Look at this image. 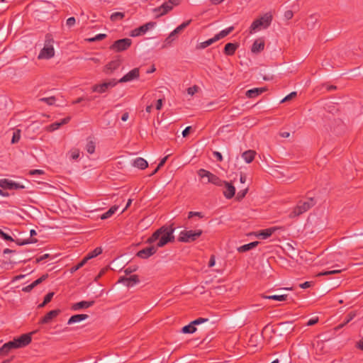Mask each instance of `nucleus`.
I'll return each instance as SVG.
<instances>
[{"label":"nucleus","mask_w":363,"mask_h":363,"mask_svg":"<svg viewBox=\"0 0 363 363\" xmlns=\"http://www.w3.org/2000/svg\"><path fill=\"white\" fill-rule=\"evenodd\" d=\"M174 230L175 228L172 225L162 226L147 238V243L153 244L157 242L155 245L158 248L164 246L168 242H172L174 241Z\"/></svg>","instance_id":"obj_1"},{"label":"nucleus","mask_w":363,"mask_h":363,"mask_svg":"<svg viewBox=\"0 0 363 363\" xmlns=\"http://www.w3.org/2000/svg\"><path fill=\"white\" fill-rule=\"evenodd\" d=\"M272 20V14L271 12H267L259 18H256L249 28V34L252 35L267 28L270 26Z\"/></svg>","instance_id":"obj_2"},{"label":"nucleus","mask_w":363,"mask_h":363,"mask_svg":"<svg viewBox=\"0 0 363 363\" xmlns=\"http://www.w3.org/2000/svg\"><path fill=\"white\" fill-rule=\"evenodd\" d=\"M54 39L50 34L45 35V44L43 48L40 50L38 58L40 59H50L55 55V50L53 47Z\"/></svg>","instance_id":"obj_3"},{"label":"nucleus","mask_w":363,"mask_h":363,"mask_svg":"<svg viewBox=\"0 0 363 363\" xmlns=\"http://www.w3.org/2000/svg\"><path fill=\"white\" fill-rule=\"evenodd\" d=\"M203 234V230H184L180 232L178 237V241L181 242H192L196 241Z\"/></svg>","instance_id":"obj_4"},{"label":"nucleus","mask_w":363,"mask_h":363,"mask_svg":"<svg viewBox=\"0 0 363 363\" xmlns=\"http://www.w3.org/2000/svg\"><path fill=\"white\" fill-rule=\"evenodd\" d=\"M315 202L313 199L309 198L306 201H300L298 202L296 207L294 208L292 213L294 216H298L301 214L308 211L312 206L315 205Z\"/></svg>","instance_id":"obj_5"},{"label":"nucleus","mask_w":363,"mask_h":363,"mask_svg":"<svg viewBox=\"0 0 363 363\" xmlns=\"http://www.w3.org/2000/svg\"><path fill=\"white\" fill-rule=\"evenodd\" d=\"M35 332H31L29 333L23 334L20 337L14 338L12 341H11L14 349L22 348L28 345L31 342L32 335Z\"/></svg>","instance_id":"obj_6"},{"label":"nucleus","mask_w":363,"mask_h":363,"mask_svg":"<svg viewBox=\"0 0 363 363\" xmlns=\"http://www.w3.org/2000/svg\"><path fill=\"white\" fill-rule=\"evenodd\" d=\"M118 84L115 79H108L101 84H94L92 87V91L103 94L106 92L108 89L114 87Z\"/></svg>","instance_id":"obj_7"},{"label":"nucleus","mask_w":363,"mask_h":363,"mask_svg":"<svg viewBox=\"0 0 363 363\" xmlns=\"http://www.w3.org/2000/svg\"><path fill=\"white\" fill-rule=\"evenodd\" d=\"M132 44L130 38H123L116 40L111 46L110 49L115 52H122L128 50Z\"/></svg>","instance_id":"obj_8"},{"label":"nucleus","mask_w":363,"mask_h":363,"mask_svg":"<svg viewBox=\"0 0 363 363\" xmlns=\"http://www.w3.org/2000/svg\"><path fill=\"white\" fill-rule=\"evenodd\" d=\"M208 319H194L189 325L184 326L182 328V333L184 334H192L196 331V325H199Z\"/></svg>","instance_id":"obj_9"},{"label":"nucleus","mask_w":363,"mask_h":363,"mask_svg":"<svg viewBox=\"0 0 363 363\" xmlns=\"http://www.w3.org/2000/svg\"><path fill=\"white\" fill-rule=\"evenodd\" d=\"M155 22H148L138 28H136L131 30V37H138L147 33V30L152 28L155 26Z\"/></svg>","instance_id":"obj_10"},{"label":"nucleus","mask_w":363,"mask_h":363,"mask_svg":"<svg viewBox=\"0 0 363 363\" xmlns=\"http://www.w3.org/2000/svg\"><path fill=\"white\" fill-rule=\"evenodd\" d=\"M139 250L136 255L142 259H147L156 253L157 247L156 245H152Z\"/></svg>","instance_id":"obj_11"},{"label":"nucleus","mask_w":363,"mask_h":363,"mask_svg":"<svg viewBox=\"0 0 363 363\" xmlns=\"http://www.w3.org/2000/svg\"><path fill=\"white\" fill-rule=\"evenodd\" d=\"M140 77V70L138 68H134L125 74L122 78H121L118 82V83H124L133 81L134 79H138Z\"/></svg>","instance_id":"obj_12"},{"label":"nucleus","mask_w":363,"mask_h":363,"mask_svg":"<svg viewBox=\"0 0 363 363\" xmlns=\"http://www.w3.org/2000/svg\"><path fill=\"white\" fill-rule=\"evenodd\" d=\"M0 187L4 189H18L24 188L23 185H21L12 181H9L6 179H3L0 180Z\"/></svg>","instance_id":"obj_13"},{"label":"nucleus","mask_w":363,"mask_h":363,"mask_svg":"<svg viewBox=\"0 0 363 363\" xmlns=\"http://www.w3.org/2000/svg\"><path fill=\"white\" fill-rule=\"evenodd\" d=\"M94 303V301H82L72 305L71 309L73 311H79L84 308H88L92 306Z\"/></svg>","instance_id":"obj_14"},{"label":"nucleus","mask_w":363,"mask_h":363,"mask_svg":"<svg viewBox=\"0 0 363 363\" xmlns=\"http://www.w3.org/2000/svg\"><path fill=\"white\" fill-rule=\"evenodd\" d=\"M223 185H225V189L223 191L224 196L228 199H232L235 194V186L228 182H224Z\"/></svg>","instance_id":"obj_15"},{"label":"nucleus","mask_w":363,"mask_h":363,"mask_svg":"<svg viewBox=\"0 0 363 363\" xmlns=\"http://www.w3.org/2000/svg\"><path fill=\"white\" fill-rule=\"evenodd\" d=\"M119 282L123 283L125 286L130 287L134 286L135 284L139 282L138 275H131L130 277H121L119 279Z\"/></svg>","instance_id":"obj_16"},{"label":"nucleus","mask_w":363,"mask_h":363,"mask_svg":"<svg viewBox=\"0 0 363 363\" xmlns=\"http://www.w3.org/2000/svg\"><path fill=\"white\" fill-rule=\"evenodd\" d=\"M119 60H112L108 62L104 68V72L106 74H110L120 67Z\"/></svg>","instance_id":"obj_17"},{"label":"nucleus","mask_w":363,"mask_h":363,"mask_svg":"<svg viewBox=\"0 0 363 363\" xmlns=\"http://www.w3.org/2000/svg\"><path fill=\"white\" fill-rule=\"evenodd\" d=\"M267 90L266 87L253 88L246 91V96L250 99H254L259 94L264 93Z\"/></svg>","instance_id":"obj_18"},{"label":"nucleus","mask_w":363,"mask_h":363,"mask_svg":"<svg viewBox=\"0 0 363 363\" xmlns=\"http://www.w3.org/2000/svg\"><path fill=\"white\" fill-rule=\"evenodd\" d=\"M205 174H208L209 179L206 183H211L218 186H222L225 181L221 180L218 176L213 174L211 172H205Z\"/></svg>","instance_id":"obj_19"},{"label":"nucleus","mask_w":363,"mask_h":363,"mask_svg":"<svg viewBox=\"0 0 363 363\" xmlns=\"http://www.w3.org/2000/svg\"><path fill=\"white\" fill-rule=\"evenodd\" d=\"M173 8L172 5H170V4L166 1L164 4H162L160 6L156 8L155 9V11L158 12L159 16H163L169 12Z\"/></svg>","instance_id":"obj_20"},{"label":"nucleus","mask_w":363,"mask_h":363,"mask_svg":"<svg viewBox=\"0 0 363 363\" xmlns=\"http://www.w3.org/2000/svg\"><path fill=\"white\" fill-rule=\"evenodd\" d=\"M238 48V44L228 43L225 45L224 53L228 56L233 55Z\"/></svg>","instance_id":"obj_21"},{"label":"nucleus","mask_w":363,"mask_h":363,"mask_svg":"<svg viewBox=\"0 0 363 363\" xmlns=\"http://www.w3.org/2000/svg\"><path fill=\"white\" fill-rule=\"evenodd\" d=\"M133 165L138 169H145L147 167L148 164L145 159L142 157H137L133 160Z\"/></svg>","instance_id":"obj_22"},{"label":"nucleus","mask_w":363,"mask_h":363,"mask_svg":"<svg viewBox=\"0 0 363 363\" xmlns=\"http://www.w3.org/2000/svg\"><path fill=\"white\" fill-rule=\"evenodd\" d=\"M256 152L254 150H247L242 154V158L247 162H252L255 157Z\"/></svg>","instance_id":"obj_23"},{"label":"nucleus","mask_w":363,"mask_h":363,"mask_svg":"<svg viewBox=\"0 0 363 363\" xmlns=\"http://www.w3.org/2000/svg\"><path fill=\"white\" fill-rule=\"evenodd\" d=\"M12 349H14V347L11 341L4 344L0 347V356L3 357L7 355Z\"/></svg>","instance_id":"obj_24"},{"label":"nucleus","mask_w":363,"mask_h":363,"mask_svg":"<svg viewBox=\"0 0 363 363\" xmlns=\"http://www.w3.org/2000/svg\"><path fill=\"white\" fill-rule=\"evenodd\" d=\"M118 209V206L115 205L111 206L106 213L101 215L100 218L101 220H105L111 218Z\"/></svg>","instance_id":"obj_25"},{"label":"nucleus","mask_w":363,"mask_h":363,"mask_svg":"<svg viewBox=\"0 0 363 363\" xmlns=\"http://www.w3.org/2000/svg\"><path fill=\"white\" fill-rule=\"evenodd\" d=\"M259 244L258 242H252L250 243L243 245L238 248L239 252H245L255 247Z\"/></svg>","instance_id":"obj_26"},{"label":"nucleus","mask_w":363,"mask_h":363,"mask_svg":"<svg viewBox=\"0 0 363 363\" xmlns=\"http://www.w3.org/2000/svg\"><path fill=\"white\" fill-rule=\"evenodd\" d=\"M233 30H234L233 26H230L224 30H222L221 31H220L218 34H216L215 35L216 39H217V40H219L225 38V36L229 35Z\"/></svg>","instance_id":"obj_27"},{"label":"nucleus","mask_w":363,"mask_h":363,"mask_svg":"<svg viewBox=\"0 0 363 363\" xmlns=\"http://www.w3.org/2000/svg\"><path fill=\"white\" fill-rule=\"evenodd\" d=\"M102 253V249L101 247H96L94 250L89 252L86 257H84L87 262L89 259L97 257Z\"/></svg>","instance_id":"obj_28"},{"label":"nucleus","mask_w":363,"mask_h":363,"mask_svg":"<svg viewBox=\"0 0 363 363\" xmlns=\"http://www.w3.org/2000/svg\"><path fill=\"white\" fill-rule=\"evenodd\" d=\"M318 21V18L315 14L311 15L307 20V27L310 29H313L315 27V25Z\"/></svg>","instance_id":"obj_29"},{"label":"nucleus","mask_w":363,"mask_h":363,"mask_svg":"<svg viewBox=\"0 0 363 363\" xmlns=\"http://www.w3.org/2000/svg\"><path fill=\"white\" fill-rule=\"evenodd\" d=\"M191 22V20H189L183 22L181 25L177 27L172 32V35H176L177 34L181 33L184 28H186Z\"/></svg>","instance_id":"obj_30"},{"label":"nucleus","mask_w":363,"mask_h":363,"mask_svg":"<svg viewBox=\"0 0 363 363\" xmlns=\"http://www.w3.org/2000/svg\"><path fill=\"white\" fill-rule=\"evenodd\" d=\"M272 234V228H269L259 232L257 235L258 238H261L262 239H266L269 238Z\"/></svg>","instance_id":"obj_31"},{"label":"nucleus","mask_w":363,"mask_h":363,"mask_svg":"<svg viewBox=\"0 0 363 363\" xmlns=\"http://www.w3.org/2000/svg\"><path fill=\"white\" fill-rule=\"evenodd\" d=\"M285 250L286 248L284 246L274 243V252H275L279 257H283L282 254H285Z\"/></svg>","instance_id":"obj_32"},{"label":"nucleus","mask_w":363,"mask_h":363,"mask_svg":"<svg viewBox=\"0 0 363 363\" xmlns=\"http://www.w3.org/2000/svg\"><path fill=\"white\" fill-rule=\"evenodd\" d=\"M218 41L217 39H216V37L214 36L213 38H210L204 42H202L199 44V48L200 49H205L207 47L210 46L211 45H212L213 43H214L215 42Z\"/></svg>","instance_id":"obj_33"},{"label":"nucleus","mask_w":363,"mask_h":363,"mask_svg":"<svg viewBox=\"0 0 363 363\" xmlns=\"http://www.w3.org/2000/svg\"><path fill=\"white\" fill-rule=\"evenodd\" d=\"M264 44L262 42H259L257 40L255 41L252 46V51L253 52H259L264 49Z\"/></svg>","instance_id":"obj_34"},{"label":"nucleus","mask_w":363,"mask_h":363,"mask_svg":"<svg viewBox=\"0 0 363 363\" xmlns=\"http://www.w3.org/2000/svg\"><path fill=\"white\" fill-rule=\"evenodd\" d=\"M279 169H281L279 166L274 167V179H281L284 178V173Z\"/></svg>","instance_id":"obj_35"},{"label":"nucleus","mask_w":363,"mask_h":363,"mask_svg":"<svg viewBox=\"0 0 363 363\" xmlns=\"http://www.w3.org/2000/svg\"><path fill=\"white\" fill-rule=\"evenodd\" d=\"M125 17V13L123 12H114L111 15V20L112 21H118L122 20Z\"/></svg>","instance_id":"obj_36"},{"label":"nucleus","mask_w":363,"mask_h":363,"mask_svg":"<svg viewBox=\"0 0 363 363\" xmlns=\"http://www.w3.org/2000/svg\"><path fill=\"white\" fill-rule=\"evenodd\" d=\"M37 241L38 240L35 238H29L28 239H25L23 240H17L16 242L18 245H27V244H30V243H35V242H37Z\"/></svg>","instance_id":"obj_37"},{"label":"nucleus","mask_w":363,"mask_h":363,"mask_svg":"<svg viewBox=\"0 0 363 363\" xmlns=\"http://www.w3.org/2000/svg\"><path fill=\"white\" fill-rule=\"evenodd\" d=\"M39 101L41 102H45L48 105H52L55 103L56 99L55 96L43 97V98H40L39 99Z\"/></svg>","instance_id":"obj_38"},{"label":"nucleus","mask_w":363,"mask_h":363,"mask_svg":"<svg viewBox=\"0 0 363 363\" xmlns=\"http://www.w3.org/2000/svg\"><path fill=\"white\" fill-rule=\"evenodd\" d=\"M20 138H21V130L17 129L13 133L11 143L13 144L16 143L20 140Z\"/></svg>","instance_id":"obj_39"},{"label":"nucleus","mask_w":363,"mask_h":363,"mask_svg":"<svg viewBox=\"0 0 363 363\" xmlns=\"http://www.w3.org/2000/svg\"><path fill=\"white\" fill-rule=\"evenodd\" d=\"M288 300V294H274V301H287Z\"/></svg>","instance_id":"obj_40"},{"label":"nucleus","mask_w":363,"mask_h":363,"mask_svg":"<svg viewBox=\"0 0 363 363\" xmlns=\"http://www.w3.org/2000/svg\"><path fill=\"white\" fill-rule=\"evenodd\" d=\"M106 38V34L100 33V34H98V35H96V36H94L93 38H88L87 41H89V42L99 41V40H104Z\"/></svg>","instance_id":"obj_41"},{"label":"nucleus","mask_w":363,"mask_h":363,"mask_svg":"<svg viewBox=\"0 0 363 363\" xmlns=\"http://www.w3.org/2000/svg\"><path fill=\"white\" fill-rule=\"evenodd\" d=\"M86 150L89 154H93L95 151V143L92 140L87 143Z\"/></svg>","instance_id":"obj_42"},{"label":"nucleus","mask_w":363,"mask_h":363,"mask_svg":"<svg viewBox=\"0 0 363 363\" xmlns=\"http://www.w3.org/2000/svg\"><path fill=\"white\" fill-rule=\"evenodd\" d=\"M342 272L341 269H335V270H331V271H325V272H320L317 274L318 277H320V276H327V275H331V274H338V273H340Z\"/></svg>","instance_id":"obj_43"},{"label":"nucleus","mask_w":363,"mask_h":363,"mask_svg":"<svg viewBox=\"0 0 363 363\" xmlns=\"http://www.w3.org/2000/svg\"><path fill=\"white\" fill-rule=\"evenodd\" d=\"M53 295H54V293H52V292L48 293L45 296L43 302L41 304L39 305V307H43L45 304L48 303L52 300V298L53 297Z\"/></svg>","instance_id":"obj_44"},{"label":"nucleus","mask_w":363,"mask_h":363,"mask_svg":"<svg viewBox=\"0 0 363 363\" xmlns=\"http://www.w3.org/2000/svg\"><path fill=\"white\" fill-rule=\"evenodd\" d=\"M80 151L79 149L74 148L70 151V158L72 160H77L79 157Z\"/></svg>","instance_id":"obj_45"},{"label":"nucleus","mask_w":363,"mask_h":363,"mask_svg":"<svg viewBox=\"0 0 363 363\" xmlns=\"http://www.w3.org/2000/svg\"><path fill=\"white\" fill-rule=\"evenodd\" d=\"M60 313V310L55 309L49 311L43 318H54L58 315Z\"/></svg>","instance_id":"obj_46"},{"label":"nucleus","mask_w":363,"mask_h":363,"mask_svg":"<svg viewBox=\"0 0 363 363\" xmlns=\"http://www.w3.org/2000/svg\"><path fill=\"white\" fill-rule=\"evenodd\" d=\"M297 95V93L296 91H293L291 93H290L289 95H287L286 96H285L284 99H282L281 100H280V104L281 103H284V102H286V101H289L290 100H291L292 99L295 98Z\"/></svg>","instance_id":"obj_47"},{"label":"nucleus","mask_w":363,"mask_h":363,"mask_svg":"<svg viewBox=\"0 0 363 363\" xmlns=\"http://www.w3.org/2000/svg\"><path fill=\"white\" fill-rule=\"evenodd\" d=\"M48 277V275L47 274H44L41 277L38 278V279H36L31 284H32V285H33V287H35L37 285L40 284L43 281H45Z\"/></svg>","instance_id":"obj_48"},{"label":"nucleus","mask_w":363,"mask_h":363,"mask_svg":"<svg viewBox=\"0 0 363 363\" xmlns=\"http://www.w3.org/2000/svg\"><path fill=\"white\" fill-rule=\"evenodd\" d=\"M60 126L61 125L59 123V122H55V123L50 124L49 126H48L47 130L50 132L55 131V130H57Z\"/></svg>","instance_id":"obj_49"},{"label":"nucleus","mask_w":363,"mask_h":363,"mask_svg":"<svg viewBox=\"0 0 363 363\" xmlns=\"http://www.w3.org/2000/svg\"><path fill=\"white\" fill-rule=\"evenodd\" d=\"M247 191H248V188L247 187L245 188L244 189H242V190L239 191L238 194H237V199L238 200L242 199L245 196L246 194L247 193Z\"/></svg>","instance_id":"obj_50"},{"label":"nucleus","mask_w":363,"mask_h":363,"mask_svg":"<svg viewBox=\"0 0 363 363\" xmlns=\"http://www.w3.org/2000/svg\"><path fill=\"white\" fill-rule=\"evenodd\" d=\"M86 262V259H84L83 258V259L81 262H79L76 266L72 267V269H71L72 272H75V271L78 270L79 269H80L81 267H82L85 264Z\"/></svg>","instance_id":"obj_51"},{"label":"nucleus","mask_w":363,"mask_h":363,"mask_svg":"<svg viewBox=\"0 0 363 363\" xmlns=\"http://www.w3.org/2000/svg\"><path fill=\"white\" fill-rule=\"evenodd\" d=\"M198 89L199 87L196 85H194L187 89V93L188 94L193 96L198 91Z\"/></svg>","instance_id":"obj_52"},{"label":"nucleus","mask_w":363,"mask_h":363,"mask_svg":"<svg viewBox=\"0 0 363 363\" xmlns=\"http://www.w3.org/2000/svg\"><path fill=\"white\" fill-rule=\"evenodd\" d=\"M205 172H208V170H206V169H200L198 171L197 174H198V175H199L201 178L203 179V178L206 177V178H207V180H208V179H209V176L208 175V174H205Z\"/></svg>","instance_id":"obj_53"},{"label":"nucleus","mask_w":363,"mask_h":363,"mask_svg":"<svg viewBox=\"0 0 363 363\" xmlns=\"http://www.w3.org/2000/svg\"><path fill=\"white\" fill-rule=\"evenodd\" d=\"M0 235H1V237L5 240H7V241H13V239L12 238V237L11 235H9V234L3 232L2 230H0Z\"/></svg>","instance_id":"obj_54"},{"label":"nucleus","mask_w":363,"mask_h":363,"mask_svg":"<svg viewBox=\"0 0 363 363\" xmlns=\"http://www.w3.org/2000/svg\"><path fill=\"white\" fill-rule=\"evenodd\" d=\"M313 284V281H305L304 283L299 284V287L301 289H307L312 286Z\"/></svg>","instance_id":"obj_55"},{"label":"nucleus","mask_w":363,"mask_h":363,"mask_svg":"<svg viewBox=\"0 0 363 363\" xmlns=\"http://www.w3.org/2000/svg\"><path fill=\"white\" fill-rule=\"evenodd\" d=\"M45 174V172L42 169H32L29 172L30 175H37V174L41 175V174Z\"/></svg>","instance_id":"obj_56"},{"label":"nucleus","mask_w":363,"mask_h":363,"mask_svg":"<svg viewBox=\"0 0 363 363\" xmlns=\"http://www.w3.org/2000/svg\"><path fill=\"white\" fill-rule=\"evenodd\" d=\"M76 23V20L74 17H70L67 19L66 24L68 27L73 26Z\"/></svg>","instance_id":"obj_57"},{"label":"nucleus","mask_w":363,"mask_h":363,"mask_svg":"<svg viewBox=\"0 0 363 363\" xmlns=\"http://www.w3.org/2000/svg\"><path fill=\"white\" fill-rule=\"evenodd\" d=\"M136 269H137V268L135 267L129 266L124 269V272L125 274L128 275V274H130L132 272L136 271Z\"/></svg>","instance_id":"obj_58"},{"label":"nucleus","mask_w":363,"mask_h":363,"mask_svg":"<svg viewBox=\"0 0 363 363\" xmlns=\"http://www.w3.org/2000/svg\"><path fill=\"white\" fill-rule=\"evenodd\" d=\"M294 16V13L291 10H288L286 11H285L284 13V18L286 19V20H290L293 18Z\"/></svg>","instance_id":"obj_59"},{"label":"nucleus","mask_w":363,"mask_h":363,"mask_svg":"<svg viewBox=\"0 0 363 363\" xmlns=\"http://www.w3.org/2000/svg\"><path fill=\"white\" fill-rule=\"evenodd\" d=\"M193 216H199L200 218L203 217V216H202L201 212H194V211L189 212L188 218H191Z\"/></svg>","instance_id":"obj_60"},{"label":"nucleus","mask_w":363,"mask_h":363,"mask_svg":"<svg viewBox=\"0 0 363 363\" xmlns=\"http://www.w3.org/2000/svg\"><path fill=\"white\" fill-rule=\"evenodd\" d=\"M167 157H168V156H166L160 160V162H159V164L157 165V169H160L165 164V162L167 160Z\"/></svg>","instance_id":"obj_61"},{"label":"nucleus","mask_w":363,"mask_h":363,"mask_svg":"<svg viewBox=\"0 0 363 363\" xmlns=\"http://www.w3.org/2000/svg\"><path fill=\"white\" fill-rule=\"evenodd\" d=\"M191 128V126H188L182 131V135L184 138L186 137L189 134Z\"/></svg>","instance_id":"obj_62"},{"label":"nucleus","mask_w":363,"mask_h":363,"mask_svg":"<svg viewBox=\"0 0 363 363\" xmlns=\"http://www.w3.org/2000/svg\"><path fill=\"white\" fill-rule=\"evenodd\" d=\"M356 346L358 349L363 350V337L357 342Z\"/></svg>","instance_id":"obj_63"},{"label":"nucleus","mask_w":363,"mask_h":363,"mask_svg":"<svg viewBox=\"0 0 363 363\" xmlns=\"http://www.w3.org/2000/svg\"><path fill=\"white\" fill-rule=\"evenodd\" d=\"M33 288H34V287H33V285H32V284H29V285H28V286H26L23 287V288L22 289V291H25V292H29V291H30Z\"/></svg>","instance_id":"obj_64"}]
</instances>
